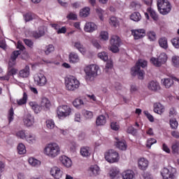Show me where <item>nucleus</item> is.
Here are the masks:
<instances>
[{
  "label": "nucleus",
  "mask_w": 179,
  "mask_h": 179,
  "mask_svg": "<svg viewBox=\"0 0 179 179\" xmlns=\"http://www.w3.org/2000/svg\"><path fill=\"white\" fill-rule=\"evenodd\" d=\"M99 69V66L96 64H90L85 68L84 72H85V79L87 82H92V80H94V78L97 76Z\"/></svg>",
  "instance_id": "f257e3e1"
},
{
  "label": "nucleus",
  "mask_w": 179,
  "mask_h": 179,
  "mask_svg": "<svg viewBox=\"0 0 179 179\" xmlns=\"http://www.w3.org/2000/svg\"><path fill=\"white\" fill-rule=\"evenodd\" d=\"M44 153L49 157H57L61 153V148L56 143H52L47 145L44 149Z\"/></svg>",
  "instance_id": "f03ea898"
},
{
  "label": "nucleus",
  "mask_w": 179,
  "mask_h": 179,
  "mask_svg": "<svg viewBox=\"0 0 179 179\" xmlns=\"http://www.w3.org/2000/svg\"><path fill=\"white\" fill-rule=\"evenodd\" d=\"M66 89L70 92H75L76 89H79L80 86V83L78 81V78L73 76H70L65 79Z\"/></svg>",
  "instance_id": "7ed1b4c3"
},
{
  "label": "nucleus",
  "mask_w": 179,
  "mask_h": 179,
  "mask_svg": "<svg viewBox=\"0 0 179 179\" xmlns=\"http://www.w3.org/2000/svg\"><path fill=\"white\" fill-rule=\"evenodd\" d=\"M157 5L161 15H167L171 11V4L167 0H158Z\"/></svg>",
  "instance_id": "20e7f679"
},
{
  "label": "nucleus",
  "mask_w": 179,
  "mask_h": 179,
  "mask_svg": "<svg viewBox=\"0 0 179 179\" xmlns=\"http://www.w3.org/2000/svg\"><path fill=\"white\" fill-rule=\"evenodd\" d=\"M110 50L114 53L118 52V51H120V47L121 46V38L120 36L117 35L112 36L110 40Z\"/></svg>",
  "instance_id": "39448f33"
},
{
  "label": "nucleus",
  "mask_w": 179,
  "mask_h": 179,
  "mask_svg": "<svg viewBox=\"0 0 179 179\" xmlns=\"http://www.w3.org/2000/svg\"><path fill=\"white\" fill-rule=\"evenodd\" d=\"M105 159L108 163H117L120 160V155L114 150H109L105 153Z\"/></svg>",
  "instance_id": "423d86ee"
},
{
  "label": "nucleus",
  "mask_w": 179,
  "mask_h": 179,
  "mask_svg": "<svg viewBox=\"0 0 179 179\" xmlns=\"http://www.w3.org/2000/svg\"><path fill=\"white\" fill-rule=\"evenodd\" d=\"M177 175V170L174 168L169 169L164 168L161 171V176L163 179H176Z\"/></svg>",
  "instance_id": "0eeeda50"
},
{
  "label": "nucleus",
  "mask_w": 179,
  "mask_h": 179,
  "mask_svg": "<svg viewBox=\"0 0 179 179\" xmlns=\"http://www.w3.org/2000/svg\"><path fill=\"white\" fill-rule=\"evenodd\" d=\"M150 62L155 65V66H162L165 62H167V55L165 52L161 53L157 58L152 57Z\"/></svg>",
  "instance_id": "6e6552de"
},
{
  "label": "nucleus",
  "mask_w": 179,
  "mask_h": 179,
  "mask_svg": "<svg viewBox=\"0 0 179 179\" xmlns=\"http://www.w3.org/2000/svg\"><path fill=\"white\" fill-rule=\"evenodd\" d=\"M72 109L67 105L60 106L57 108V114L59 117L71 115Z\"/></svg>",
  "instance_id": "1a4fd4ad"
},
{
  "label": "nucleus",
  "mask_w": 179,
  "mask_h": 179,
  "mask_svg": "<svg viewBox=\"0 0 179 179\" xmlns=\"http://www.w3.org/2000/svg\"><path fill=\"white\" fill-rule=\"evenodd\" d=\"M50 175L55 179H64V172L57 166H54L50 169Z\"/></svg>",
  "instance_id": "9d476101"
},
{
  "label": "nucleus",
  "mask_w": 179,
  "mask_h": 179,
  "mask_svg": "<svg viewBox=\"0 0 179 179\" xmlns=\"http://www.w3.org/2000/svg\"><path fill=\"white\" fill-rule=\"evenodd\" d=\"M131 34L134 36V40H139V38H143L146 36V30L144 29H133Z\"/></svg>",
  "instance_id": "9b49d317"
},
{
  "label": "nucleus",
  "mask_w": 179,
  "mask_h": 179,
  "mask_svg": "<svg viewBox=\"0 0 179 179\" xmlns=\"http://www.w3.org/2000/svg\"><path fill=\"white\" fill-rule=\"evenodd\" d=\"M21 54L22 52H20V50H15L13 52L10 56V59L8 62V66H10V68H12V66H14V65H15L16 59L17 57H19V55H20Z\"/></svg>",
  "instance_id": "f8f14e48"
},
{
  "label": "nucleus",
  "mask_w": 179,
  "mask_h": 179,
  "mask_svg": "<svg viewBox=\"0 0 179 179\" xmlns=\"http://www.w3.org/2000/svg\"><path fill=\"white\" fill-rule=\"evenodd\" d=\"M35 80L38 86H45L47 84V78L43 73H38L37 77L35 78Z\"/></svg>",
  "instance_id": "ddd939ff"
},
{
  "label": "nucleus",
  "mask_w": 179,
  "mask_h": 179,
  "mask_svg": "<svg viewBox=\"0 0 179 179\" xmlns=\"http://www.w3.org/2000/svg\"><path fill=\"white\" fill-rule=\"evenodd\" d=\"M25 127H32L34 124V116L31 114H27L23 119Z\"/></svg>",
  "instance_id": "4468645a"
},
{
  "label": "nucleus",
  "mask_w": 179,
  "mask_h": 179,
  "mask_svg": "<svg viewBox=\"0 0 179 179\" xmlns=\"http://www.w3.org/2000/svg\"><path fill=\"white\" fill-rule=\"evenodd\" d=\"M148 66V62L145 60L138 59V62L136 63V66L131 68V71H139L141 68H146Z\"/></svg>",
  "instance_id": "2eb2a0df"
},
{
  "label": "nucleus",
  "mask_w": 179,
  "mask_h": 179,
  "mask_svg": "<svg viewBox=\"0 0 179 179\" xmlns=\"http://www.w3.org/2000/svg\"><path fill=\"white\" fill-rule=\"evenodd\" d=\"M80 61V58L79 57V55L75 52H70L69 55V62L70 64H78Z\"/></svg>",
  "instance_id": "dca6fc26"
},
{
  "label": "nucleus",
  "mask_w": 179,
  "mask_h": 179,
  "mask_svg": "<svg viewBox=\"0 0 179 179\" xmlns=\"http://www.w3.org/2000/svg\"><path fill=\"white\" fill-rule=\"evenodd\" d=\"M59 160L61 163L64 166V167H71L72 166V160L70 159L69 157L62 155L59 157Z\"/></svg>",
  "instance_id": "f3484780"
},
{
  "label": "nucleus",
  "mask_w": 179,
  "mask_h": 179,
  "mask_svg": "<svg viewBox=\"0 0 179 179\" xmlns=\"http://www.w3.org/2000/svg\"><path fill=\"white\" fill-rule=\"evenodd\" d=\"M138 164L140 170H146L149 166V161L145 158H140L138 160Z\"/></svg>",
  "instance_id": "a211bd4d"
},
{
  "label": "nucleus",
  "mask_w": 179,
  "mask_h": 179,
  "mask_svg": "<svg viewBox=\"0 0 179 179\" xmlns=\"http://www.w3.org/2000/svg\"><path fill=\"white\" fill-rule=\"evenodd\" d=\"M96 29L97 25L93 22H87L84 28L85 31H87V33H93Z\"/></svg>",
  "instance_id": "6ab92c4d"
},
{
  "label": "nucleus",
  "mask_w": 179,
  "mask_h": 179,
  "mask_svg": "<svg viewBox=\"0 0 179 179\" xmlns=\"http://www.w3.org/2000/svg\"><path fill=\"white\" fill-rule=\"evenodd\" d=\"M153 107L154 113L159 114V115H162V114L164 112V106L162 105L160 103H154Z\"/></svg>",
  "instance_id": "aec40b11"
},
{
  "label": "nucleus",
  "mask_w": 179,
  "mask_h": 179,
  "mask_svg": "<svg viewBox=\"0 0 179 179\" xmlns=\"http://www.w3.org/2000/svg\"><path fill=\"white\" fill-rule=\"evenodd\" d=\"M122 177L123 179H135V173L132 170H127L122 172Z\"/></svg>",
  "instance_id": "412c9836"
},
{
  "label": "nucleus",
  "mask_w": 179,
  "mask_h": 179,
  "mask_svg": "<svg viewBox=\"0 0 179 179\" xmlns=\"http://www.w3.org/2000/svg\"><path fill=\"white\" fill-rule=\"evenodd\" d=\"M148 87L149 90H152V92H157V90H160V85L159 83L153 80L148 83Z\"/></svg>",
  "instance_id": "4be33fe9"
},
{
  "label": "nucleus",
  "mask_w": 179,
  "mask_h": 179,
  "mask_svg": "<svg viewBox=\"0 0 179 179\" xmlns=\"http://www.w3.org/2000/svg\"><path fill=\"white\" fill-rule=\"evenodd\" d=\"M116 141V147L117 149H120V150H127V141L125 140L120 141L118 138H115Z\"/></svg>",
  "instance_id": "5701e85b"
},
{
  "label": "nucleus",
  "mask_w": 179,
  "mask_h": 179,
  "mask_svg": "<svg viewBox=\"0 0 179 179\" xmlns=\"http://www.w3.org/2000/svg\"><path fill=\"white\" fill-rule=\"evenodd\" d=\"M106 122H107V118L106 117V116L101 115L96 117V127H102L103 125H106Z\"/></svg>",
  "instance_id": "b1692460"
},
{
  "label": "nucleus",
  "mask_w": 179,
  "mask_h": 179,
  "mask_svg": "<svg viewBox=\"0 0 179 179\" xmlns=\"http://www.w3.org/2000/svg\"><path fill=\"white\" fill-rule=\"evenodd\" d=\"M31 34H32V37H34V38H40V37H43V36H44V34H45V31H44V28L40 27L38 29V31H34L31 32Z\"/></svg>",
  "instance_id": "393cba45"
},
{
  "label": "nucleus",
  "mask_w": 179,
  "mask_h": 179,
  "mask_svg": "<svg viewBox=\"0 0 179 179\" xmlns=\"http://www.w3.org/2000/svg\"><path fill=\"white\" fill-rule=\"evenodd\" d=\"M29 105L32 108V110H34L36 114H38V113H40L43 108L41 106H40L37 102L31 101L29 103Z\"/></svg>",
  "instance_id": "a878e982"
},
{
  "label": "nucleus",
  "mask_w": 179,
  "mask_h": 179,
  "mask_svg": "<svg viewBox=\"0 0 179 179\" xmlns=\"http://www.w3.org/2000/svg\"><path fill=\"white\" fill-rule=\"evenodd\" d=\"M41 106L44 110H50V107H51V101L47 98H42Z\"/></svg>",
  "instance_id": "bb28decb"
},
{
  "label": "nucleus",
  "mask_w": 179,
  "mask_h": 179,
  "mask_svg": "<svg viewBox=\"0 0 179 179\" xmlns=\"http://www.w3.org/2000/svg\"><path fill=\"white\" fill-rule=\"evenodd\" d=\"M80 153L83 157H89L90 156V148L88 146H84L80 148Z\"/></svg>",
  "instance_id": "cd10ccee"
},
{
  "label": "nucleus",
  "mask_w": 179,
  "mask_h": 179,
  "mask_svg": "<svg viewBox=\"0 0 179 179\" xmlns=\"http://www.w3.org/2000/svg\"><path fill=\"white\" fill-rule=\"evenodd\" d=\"M158 43L159 44V47L164 48V50H167L169 48V43L167 42V38L162 37L159 39Z\"/></svg>",
  "instance_id": "c85d7f7f"
},
{
  "label": "nucleus",
  "mask_w": 179,
  "mask_h": 179,
  "mask_svg": "<svg viewBox=\"0 0 179 179\" xmlns=\"http://www.w3.org/2000/svg\"><path fill=\"white\" fill-rule=\"evenodd\" d=\"M19 75L21 78H27L30 75V67L26 66L24 69L20 71Z\"/></svg>",
  "instance_id": "c756f323"
},
{
  "label": "nucleus",
  "mask_w": 179,
  "mask_h": 179,
  "mask_svg": "<svg viewBox=\"0 0 179 179\" xmlns=\"http://www.w3.org/2000/svg\"><path fill=\"white\" fill-rule=\"evenodd\" d=\"M73 45L74 48L76 50H78L80 52L83 53L86 52V49H85V47L83 44L80 43V41H76L73 43Z\"/></svg>",
  "instance_id": "7c9ffc66"
},
{
  "label": "nucleus",
  "mask_w": 179,
  "mask_h": 179,
  "mask_svg": "<svg viewBox=\"0 0 179 179\" xmlns=\"http://www.w3.org/2000/svg\"><path fill=\"white\" fill-rule=\"evenodd\" d=\"M131 73L132 76H138V79L142 80L143 79V75H145V71L143 70L138 69V71H132V69H131Z\"/></svg>",
  "instance_id": "2f4dec72"
},
{
  "label": "nucleus",
  "mask_w": 179,
  "mask_h": 179,
  "mask_svg": "<svg viewBox=\"0 0 179 179\" xmlns=\"http://www.w3.org/2000/svg\"><path fill=\"white\" fill-rule=\"evenodd\" d=\"M90 15V8L85 7L80 10V17H87Z\"/></svg>",
  "instance_id": "473e14b6"
},
{
  "label": "nucleus",
  "mask_w": 179,
  "mask_h": 179,
  "mask_svg": "<svg viewBox=\"0 0 179 179\" xmlns=\"http://www.w3.org/2000/svg\"><path fill=\"white\" fill-rule=\"evenodd\" d=\"M90 171L92 176H99L100 174V168L97 165H92L90 167Z\"/></svg>",
  "instance_id": "72a5a7b5"
},
{
  "label": "nucleus",
  "mask_w": 179,
  "mask_h": 179,
  "mask_svg": "<svg viewBox=\"0 0 179 179\" xmlns=\"http://www.w3.org/2000/svg\"><path fill=\"white\" fill-rule=\"evenodd\" d=\"M73 105L76 108H82V106L85 105V103L80 98H77L73 101Z\"/></svg>",
  "instance_id": "f704fd0d"
},
{
  "label": "nucleus",
  "mask_w": 179,
  "mask_h": 179,
  "mask_svg": "<svg viewBox=\"0 0 179 179\" xmlns=\"http://www.w3.org/2000/svg\"><path fill=\"white\" fill-rule=\"evenodd\" d=\"M27 93L24 92L22 98L19 100H17V104L18 106H23V104H26L27 103Z\"/></svg>",
  "instance_id": "c9c22d12"
},
{
  "label": "nucleus",
  "mask_w": 179,
  "mask_h": 179,
  "mask_svg": "<svg viewBox=\"0 0 179 179\" xmlns=\"http://www.w3.org/2000/svg\"><path fill=\"white\" fill-rule=\"evenodd\" d=\"M120 174V170L116 167L112 168L109 171V176L111 179H114L115 177H117Z\"/></svg>",
  "instance_id": "e433bc0d"
},
{
  "label": "nucleus",
  "mask_w": 179,
  "mask_h": 179,
  "mask_svg": "<svg viewBox=\"0 0 179 179\" xmlns=\"http://www.w3.org/2000/svg\"><path fill=\"white\" fill-rule=\"evenodd\" d=\"M130 19L134 22H139L142 19V16H141V13L134 12L130 15Z\"/></svg>",
  "instance_id": "4c0bfd02"
},
{
  "label": "nucleus",
  "mask_w": 179,
  "mask_h": 179,
  "mask_svg": "<svg viewBox=\"0 0 179 179\" xmlns=\"http://www.w3.org/2000/svg\"><path fill=\"white\" fill-rule=\"evenodd\" d=\"M173 84L174 80H173L172 78H165L163 82V85L166 89H169V87H171Z\"/></svg>",
  "instance_id": "58836bf2"
},
{
  "label": "nucleus",
  "mask_w": 179,
  "mask_h": 179,
  "mask_svg": "<svg viewBox=\"0 0 179 179\" xmlns=\"http://www.w3.org/2000/svg\"><path fill=\"white\" fill-rule=\"evenodd\" d=\"M15 136L19 139H26L27 134H26V130H19L16 132Z\"/></svg>",
  "instance_id": "ea45409f"
},
{
  "label": "nucleus",
  "mask_w": 179,
  "mask_h": 179,
  "mask_svg": "<svg viewBox=\"0 0 179 179\" xmlns=\"http://www.w3.org/2000/svg\"><path fill=\"white\" fill-rule=\"evenodd\" d=\"M29 164L31 166H33L34 167H38L40 164H41V162L38 161V159H36L34 158H29L28 160Z\"/></svg>",
  "instance_id": "a19ab883"
},
{
  "label": "nucleus",
  "mask_w": 179,
  "mask_h": 179,
  "mask_svg": "<svg viewBox=\"0 0 179 179\" xmlns=\"http://www.w3.org/2000/svg\"><path fill=\"white\" fill-rule=\"evenodd\" d=\"M109 23L111 26H113V27H117V26H120V22H118V20L115 17H111L110 18Z\"/></svg>",
  "instance_id": "79ce46f5"
},
{
  "label": "nucleus",
  "mask_w": 179,
  "mask_h": 179,
  "mask_svg": "<svg viewBox=\"0 0 179 179\" xmlns=\"http://www.w3.org/2000/svg\"><path fill=\"white\" fill-rule=\"evenodd\" d=\"M171 149H172V152L173 154L178 153V152H179V142L178 141H175L172 144Z\"/></svg>",
  "instance_id": "37998d69"
},
{
  "label": "nucleus",
  "mask_w": 179,
  "mask_h": 179,
  "mask_svg": "<svg viewBox=\"0 0 179 179\" xmlns=\"http://www.w3.org/2000/svg\"><path fill=\"white\" fill-rule=\"evenodd\" d=\"M19 155H24L26 153V147L23 143H20L17 148Z\"/></svg>",
  "instance_id": "c03bdc74"
},
{
  "label": "nucleus",
  "mask_w": 179,
  "mask_h": 179,
  "mask_svg": "<svg viewBox=\"0 0 179 179\" xmlns=\"http://www.w3.org/2000/svg\"><path fill=\"white\" fill-rule=\"evenodd\" d=\"M148 13H150V17H152V19H153V20H159V16L157 15L155 10H152L151 8H149Z\"/></svg>",
  "instance_id": "a18cd8bd"
},
{
  "label": "nucleus",
  "mask_w": 179,
  "mask_h": 179,
  "mask_svg": "<svg viewBox=\"0 0 179 179\" xmlns=\"http://www.w3.org/2000/svg\"><path fill=\"white\" fill-rule=\"evenodd\" d=\"M98 57L102 59V61H108V55L106 52H99Z\"/></svg>",
  "instance_id": "49530a36"
},
{
  "label": "nucleus",
  "mask_w": 179,
  "mask_h": 179,
  "mask_svg": "<svg viewBox=\"0 0 179 179\" xmlns=\"http://www.w3.org/2000/svg\"><path fill=\"white\" fill-rule=\"evenodd\" d=\"M170 125L172 129H176L177 127H178V122H177L176 118H172L170 120Z\"/></svg>",
  "instance_id": "de8ad7c7"
},
{
  "label": "nucleus",
  "mask_w": 179,
  "mask_h": 179,
  "mask_svg": "<svg viewBox=\"0 0 179 179\" xmlns=\"http://www.w3.org/2000/svg\"><path fill=\"white\" fill-rule=\"evenodd\" d=\"M113 61L108 60L106 62V66H105V69H104L105 72L106 73H108V69H113Z\"/></svg>",
  "instance_id": "09e8293b"
},
{
  "label": "nucleus",
  "mask_w": 179,
  "mask_h": 179,
  "mask_svg": "<svg viewBox=\"0 0 179 179\" xmlns=\"http://www.w3.org/2000/svg\"><path fill=\"white\" fill-rule=\"evenodd\" d=\"M157 142V141L155 138H149L147 141L146 147L148 148V149H150V148H152V145H155Z\"/></svg>",
  "instance_id": "8fccbe9b"
},
{
  "label": "nucleus",
  "mask_w": 179,
  "mask_h": 179,
  "mask_svg": "<svg viewBox=\"0 0 179 179\" xmlns=\"http://www.w3.org/2000/svg\"><path fill=\"white\" fill-rule=\"evenodd\" d=\"M55 48L53 45H48L46 46V49L45 50V54L46 55H49V54H51V52H52V51H54Z\"/></svg>",
  "instance_id": "3c124183"
},
{
  "label": "nucleus",
  "mask_w": 179,
  "mask_h": 179,
  "mask_svg": "<svg viewBox=\"0 0 179 179\" xmlns=\"http://www.w3.org/2000/svg\"><path fill=\"white\" fill-rule=\"evenodd\" d=\"M46 127L49 129H53V128L55 127V123L54 122V120H49L46 121Z\"/></svg>",
  "instance_id": "603ef678"
},
{
  "label": "nucleus",
  "mask_w": 179,
  "mask_h": 179,
  "mask_svg": "<svg viewBox=\"0 0 179 179\" xmlns=\"http://www.w3.org/2000/svg\"><path fill=\"white\" fill-rule=\"evenodd\" d=\"M17 73V69L15 68L8 69V71L7 72V75L8 76V78H10V76H13Z\"/></svg>",
  "instance_id": "864d4df0"
},
{
  "label": "nucleus",
  "mask_w": 179,
  "mask_h": 179,
  "mask_svg": "<svg viewBox=\"0 0 179 179\" xmlns=\"http://www.w3.org/2000/svg\"><path fill=\"white\" fill-rule=\"evenodd\" d=\"M171 43H172V45L175 47V48L179 49V37L173 38L171 40Z\"/></svg>",
  "instance_id": "5fc2aeb1"
},
{
  "label": "nucleus",
  "mask_w": 179,
  "mask_h": 179,
  "mask_svg": "<svg viewBox=\"0 0 179 179\" xmlns=\"http://www.w3.org/2000/svg\"><path fill=\"white\" fill-rule=\"evenodd\" d=\"M15 115V112L13 111V108H10L8 113V122L10 124L11 122L13 121V115Z\"/></svg>",
  "instance_id": "6e6d98bb"
},
{
  "label": "nucleus",
  "mask_w": 179,
  "mask_h": 179,
  "mask_svg": "<svg viewBox=\"0 0 179 179\" xmlns=\"http://www.w3.org/2000/svg\"><path fill=\"white\" fill-rule=\"evenodd\" d=\"M96 12L100 19V20H103V15H104V11L103 10V9L100 8H97L96 9Z\"/></svg>",
  "instance_id": "4d7b16f0"
},
{
  "label": "nucleus",
  "mask_w": 179,
  "mask_h": 179,
  "mask_svg": "<svg viewBox=\"0 0 179 179\" xmlns=\"http://www.w3.org/2000/svg\"><path fill=\"white\" fill-rule=\"evenodd\" d=\"M83 114L87 120H92V118H93V112L92 111L85 110Z\"/></svg>",
  "instance_id": "13d9d810"
},
{
  "label": "nucleus",
  "mask_w": 179,
  "mask_h": 179,
  "mask_svg": "<svg viewBox=\"0 0 179 179\" xmlns=\"http://www.w3.org/2000/svg\"><path fill=\"white\" fill-rule=\"evenodd\" d=\"M25 141H27V142H28L29 143H33V142L36 141V136L31 134L27 135Z\"/></svg>",
  "instance_id": "bf43d9fd"
},
{
  "label": "nucleus",
  "mask_w": 179,
  "mask_h": 179,
  "mask_svg": "<svg viewBox=\"0 0 179 179\" xmlns=\"http://www.w3.org/2000/svg\"><path fill=\"white\" fill-rule=\"evenodd\" d=\"M148 36L151 41H155V40H156V33L155 31L148 32Z\"/></svg>",
  "instance_id": "052dcab7"
},
{
  "label": "nucleus",
  "mask_w": 179,
  "mask_h": 179,
  "mask_svg": "<svg viewBox=\"0 0 179 179\" xmlns=\"http://www.w3.org/2000/svg\"><path fill=\"white\" fill-rule=\"evenodd\" d=\"M100 37L101 40H104V41L108 40V32L103 31L100 34Z\"/></svg>",
  "instance_id": "680f3d73"
},
{
  "label": "nucleus",
  "mask_w": 179,
  "mask_h": 179,
  "mask_svg": "<svg viewBox=\"0 0 179 179\" xmlns=\"http://www.w3.org/2000/svg\"><path fill=\"white\" fill-rule=\"evenodd\" d=\"M127 134H131V135H136L137 130L134 128V127L130 126L127 128Z\"/></svg>",
  "instance_id": "e2e57ef3"
},
{
  "label": "nucleus",
  "mask_w": 179,
  "mask_h": 179,
  "mask_svg": "<svg viewBox=\"0 0 179 179\" xmlns=\"http://www.w3.org/2000/svg\"><path fill=\"white\" fill-rule=\"evenodd\" d=\"M110 128L113 131H118L120 129V124L117 122H113L110 123Z\"/></svg>",
  "instance_id": "0e129e2a"
},
{
  "label": "nucleus",
  "mask_w": 179,
  "mask_h": 179,
  "mask_svg": "<svg viewBox=\"0 0 179 179\" xmlns=\"http://www.w3.org/2000/svg\"><path fill=\"white\" fill-rule=\"evenodd\" d=\"M23 41L26 45L29 47V48H33V45H34V43L32 42L31 40L24 38L23 39Z\"/></svg>",
  "instance_id": "69168bd1"
},
{
  "label": "nucleus",
  "mask_w": 179,
  "mask_h": 179,
  "mask_svg": "<svg viewBox=\"0 0 179 179\" xmlns=\"http://www.w3.org/2000/svg\"><path fill=\"white\" fill-rule=\"evenodd\" d=\"M24 19L25 22H30L33 20V15L30 13H27L24 15Z\"/></svg>",
  "instance_id": "338daca9"
},
{
  "label": "nucleus",
  "mask_w": 179,
  "mask_h": 179,
  "mask_svg": "<svg viewBox=\"0 0 179 179\" xmlns=\"http://www.w3.org/2000/svg\"><path fill=\"white\" fill-rule=\"evenodd\" d=\"M172 62H173L174 66H176V68H178V66L179 65V57L174 56L172 58Z\"/></svg>",
  "instance_id": "774afa93"
}]
</instances>
